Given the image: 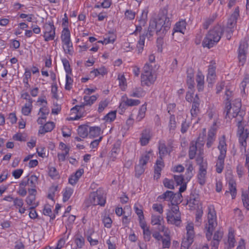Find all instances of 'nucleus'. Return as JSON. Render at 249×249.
Here are the masks:
<instances>
[{
	"label": "nucleus",
	"instance_id": "f257e3e1",
	"mask_svg": "<svg viewBox=\"0 0 249 249\" xmlns=\"http://www.w3.org/2000/svg\"><path fill=\"white\" fill-rule=\"evenodd\" d=\"M241 100L239 99H235L233 101L232 106L230 102H226L224 111V113H226L225 118H230V114L231 110H232V117L236 118V121L237 122V124L242 123L243 117L245 115V112L244 110L241 109Z\"/></svg>",
	"mask_w": 249,
	"mask_h": 249
},
{
	"label": "nucleus",
	"instance_id": "f03ea898",
	"mask_svg": "<svg viewBox=\"0 0 249 249\" xmlns=\"http://www.w3.org/2000/svg\"><path fill=\"white\" fill-rule=\"evenodd\" d=\"M224 31L223 28L219 25L214 26L206 35L202 42V46L208 48L213 47L219 41Z\"/></svg>",
	"mask_w": 249,
	"mask_h": 249
},
{
	"label": "nucleus",
	"instance_id": "7ed1b4c3",
	"mask_svg": "<svg viewBox=\"0 0 249 249\" xmlns=\"http://www.w3.org/2000/svg\"><path fill=\"white\" fill-rule=\"evenodd\" d=\"M208 224H206V236L208 240L211 239L213 231L217 226L216 213L213 206L208 208Z\"/></svg>",
	"mask_w": 249,
	"mask_h": 249
},
{
	"label": "nucleus",
	"instance_id": "20e7f679",
	"mask_svg": "<svg viewBox=\"0 0 249 249\" xmlns=\"http://www.w3.org/2000/svg\"><path fill=\"white\" fill-rule=\"evenodd\" d=\"M106 203V198L104 194L100 190L91 193L89 196V198L85 201V203L87 207L90 205L94 206L100 205L104 206Z\"/></svg>",
	"mask_w": 249,
	"mask_h": 249
},
{
	"label": "nucleus",
	"instance_id": "39448f33",
	"mask_svg": "<svg viewBox=\"0 0 249 249\" xmlns=\"http://www.w3.org/2000/svg\"><path fill=\"white\" fill-rule=\"evenodd\" d=\"M196 160L199 166L197 175L198 182L201 185H203L206 182L208 164L207 161L204 160L203 157L200 155L197 157Z\"/></svg>",
	"mask_w": 249,
	"mask_h": 249
},
{
	"label": "nucleus",
	"instance_id": "423d86ee",
	"mask_svg": "<svg viewBox=\"0 0 249 249\" xmlns=\"http://www.w3.org/2000/svg\"><path fill=\"white\" fill-rule=\"evenodd\" d=\"M186 236L182 241L181 249H188L193 242L195 235L193 223H188L186 227Z\"/></svg>",
	"mask_w": 249,
	"mask_h": 249
},
{
	"label": "nucleus",
	"instance_id": "0eeeda50",
	"mask_svg": "<svg viewBox=\"0 0 249 249\" xmlns=\"http://www.w3.org/2000/svg\"><path fill=\"white\" fill-rule=\"evenodd\" d=\"M167 12V10L164 9L163 11V15L159 18V21H162L160 22V24L162 23V21H163L164 23L161 26L160 28L156 31V34L157 35H160V33L161 32L162 33V35H164L166 32L170 28L171 22L170 18L167 17L166 15Z\"/></svg>",
	"mask_w": 249,
	"mask_h": 249
},
{
	"label": "nucleus",
	"instance_id": "6e6552de",
	"mask_svg": "<svg viewBox=\"0 0 249 249\" xmlns=\"http://www.w3.org/2000/svg\"><path fill=\"white\" fill-rule=\"evenodd\" d=\"M237 135L239 137V142L240 145L245 148L247 146V139L249 137V131L245 129L242 123L237 124Z\"/></svg>",
	"mask_w": 249,
	"mask_h": 249
},
{
	"label": "nucleus",
	"instance_id": "1a4fd4ad",
	"mask_svg": "<svg viewBox=\"0 0 249 249\" xmlns=\"http://www.w3.org/2000/svg\"><path fill=\"white\" fill-rule=\"evenodd\" d=\"M204 136V135L203 134V136L201 138L200 136L198 138V139L197 141L196 142V143L192 144L190 146L189 148V157L190 159H193L196 155V151L197 149V145H201L202 146H203L204 143L203 142V137Z\"/></svg>",
	"mask_w": 249,
	"mask_h": 249
},
{
	"label": "nucleus",
	"instance_id": "9d476101",
	"mask_svg": "<svg viewBox=\"0 0 249 249\" xmlns=\"http://www.w3.org/2000/svg\"><path fill=\"white\" fill-rule=\"evenodd\" d=\"M214 125H215V123L213 124V126L211 127L208 131L206 143V146L208 148H210L215 140L216 129L215 128Z\"/></svg>",
	"mask_w": 249,
	"mask_h": 249
},
{
	"label": "nucleus",
	"instance_id": "9b49d317",
	"mask_svg": "<svg viewBox=\"0 0 249 249\" xmlns=\"http://www.w3.org/2000/svg\"><path fill=\"white\" fill-rule=\"evenodd\" d=\"M239 16V7H237L235 9L234 12L231 14L230 18H229L226 28L233 29L234 26L236 24V20Z\"/></svg>",
	"mask_w": 249,
	"mask_h": 249
},
{
	"label": "nucleus",
	"instance_id": "f8f14e48",
	"mask_svg": "<svg viewBox=\"0 0 249 249\" xmlns=\"http://www.w3.org/2000/svg\"><path fill=\"white\" fill-rule=\"evenodd\" d=\"M167 220L168 223L174 224L177 226H179L181 223L180 215H175L173 213L169 211L167 213Z\"/></svg>",
	"mask_w": 249,
	"mask_h": 249
},
{
	"label": "nucleus",
	"instance_id": "ddd939ff",
	"mask_svg": "<svg viewBox=\"0 0 249 249\" xmlns=\"http://www.w3.org/2000/svg\"><path fill=\"white\" fill-rule=\"evenodd\" d=\"M200 101L198 95L196 94L193 98L192 108L191 109V113L193 117H196L199 113Z\"/></svg>",
	"mask_w": 249,
	"mask_h": 249
},
{
	"label": "nucleus",
	"instance_id": "4468645a",
	"mask_svg": "<svg viewBox=\"0 0 249 249\" xmlns=\"http://www.w3.org/2000/svg\"><path fill=\"white\" fill-rule=\"evenodd\" d=\"M156 78L153 76L152 73L150 74H142L141 83L142 86H150L153 84Z\"/></svg>",
	"mask_w": 249,
	"mask_h": 249
},
{
	"label": "nucleus",
	"instance_id": "2eb2a0df",
	"mask_svg": "<svg viewBox=\"0 0 249 249\" xmlns=\"http://www.w3.org/2000/svg\"><path fill=\"white\" fill-rule=\"evenodd\" d=\"M223 235V232L220 230L217 231L215 232L213 237V240L211 242V249H218L219 241L221 240Z\"/></svg>",
	"mask_w": 249,
	"mask_h": 249
},
{
	"label": "nucleus",
	"instance_id": "dca6fc26",
	"mask_svg": "<svg viewBox=\"0 0 249 249\" xmlns=\"http://www.w3.org/2000/svg\"><path fill=\"white\" fill-rule=\"evenodd\" d=\"M218 149L220 151L218 157H226L227 153V144L225 135H223L219 140Z\"/></svg>",
	"mask_w": 249,
	"mask_h": 249
},
{
	"label": "nucleus",
	"instance_id": "f3484780",
	"mask_svg": "<svg viewBox=\"0 0 249 249\" xmlns=\"http://www.w3.org/2000/svg\"><path fill=\"white\" fill-rule=\"evenodd\" d=\"M151 131L149 129H145L143 130L141 134L140 138V142L142 145L145 146L147 145L151 139Z\"/></svg>",
	"mask_w": 249,
	"mask_h": 249
},
{
	"label": "nucleus",
	"instance_id": "a211bd4d",
	"mask_svg": "<svg viewBox=\"0 0 249 249\" xmlns=\"http://www.w3.org/2000/svg\"><path fill=\"white\" fill-rule=\"evenodd\" d=\"M216 67L213 65L209 66L207 80L209 83H212L215 79L216 75L215 73Z\"/></svg>",
	"mask_w": 249,
	"mask_h": 249
},
{
	"label": "nucleus",
	"instance_id": "6ab92c4d",
	"mask_svg": "<svg viewBox=\"0 0 249 249\" xmlns=\"http://www.w3.org/2000/svg\"><path fill=\"white\" fill-rule=\"evenodd\" d=\"M199 201V196L198 194L194 192L191 193L189 199L187 200V204L190 207H194V206L198 205Z\"/></svg>",
	"mask_w": 249,
	"mask_h": 249
},
{
	"label": "nucleus",
	"instance_id": "aec40b11",
	"mask_svg": "<svg viewBox=\"0 0 249 249\" xmlns=\"http://www.w3.org/2000/svg\"><path fill=\"white\" fill-rule=\"evenodd\" d=\"M196 82L197 83V88L198 91L203 90L204 85V76L202 73L199 71L196 76Z\"/></svg>",
	"mask_w": 249,
	"mask_h": 249
},
{
	"label": "nucleus",
	"instance_id": "412c9836",
	"mask_svg": "<svg viewBox=\"0 0 249 249\" xmlns=\"http://www.w3.org/2000/svg\"><path fill=\"white\" fill-rule=\"evenodd\" d=\"M236 243L233 232L232 231H230L228 233V238L227 242H225V249H231L234 247V244Z\"/></svg>",
	"mask_w": 249,
	"mask_h": 249
},
{
	"label": "nucleus",
	"instance_id": "4be33fe9",
	"mask_svg": "<svg viewBox=\"0 0 249 249\" xmlns=\"http://www.w3.org/2000/svg\"><path fill=\"white\" fill-rule=\"evenodd\" d=\"M152 33L153 32H150L148 31L145 35H142L140 36V39L137 45L138 53H141L143 51V47L144 45V40L145 36H147L148 35H149V36L150 37L153 36Z\"/></svg>",
	"mask_w": 249,
	"mask_h": 249
},
{
	"label": "nucleus",
	"instance_id": "5701e85b",
	"mask_svg": "<svg viewBox=\"0 0 249 249\" xmlns=\"http://www.w3.org/2000/svg\"><path fill=\"white\" fill-rule=\"evenodd\" d=\"M61 40L64 45H70L71 41L70 39V32L68 28H64L62 32Z\"/></svg>",
	"mask_w": 249,
	"mask_h": 249
},
{
	"label": "nucleus",
	"instance_id": "b1692460",
	"mask_svg": "<svg viewBox=\"0 0 249 249\" xmlns=\"http://www.w3.org/2000/svg\"><path fill=\"white\" fill-rule=\"evenodd\" d=\"M145 95V91L141 87H136L130 91L129 96L133 97L141 98Z\"/></svg>",
	"mask_w": 249,
	"mask_h": 249
},
{
	"label": "nucleus",
	"instance_id": "393cba45",
	"mask_svg": "<svg viewBox=\"0 0 249 249\" xmlns=\"http://www.w3.org/2000/svg\"><path fill=\"white\" fill-rule=\"evenodd\" d=\"M54 124L53 122H47L43 126L40 127L39 133L44 134L46 132H50L54 128Z\"/></svg>",
	"mask_w": 249,
	"mask_h": 249
},
{
	"label": "nucleus",
	"instance_id": "a878e982",
	"mask_svg": "<svg viewBox=\"0 0 249 249\" xmlns=\"http://www.w3.org/2000/svg\"><path fill=\"white\" fill-rule=\"evenodd\" d=\"M186 22L185 21L182 20L178 22L173 29L172 35L174 36L175 33L179 32L183 33V31L185 29Z\"/></svg>",
	"mask_w": 249,
	"mask_h": 249
},
{
	"label": "nucleus",
	"instance_id": "bb28decb",
	"mask_svg": "<svg viewBox=\"0 0 249 249\" xmlns=\"http://www.w3.org/2000/svg\"><path fill=\"white\" fill-rule=\"evenodd\" d=\"M229 191H226L225 194L228 195L231 193L232 198L234 199L236 195V183L233 180H230L229 182Z\"/></svg>",
	"mask_w": 249,
	"mask_h": 249
},
{
	"label": "nucleus",
	"instance_id": "cd10ccee",
	"mask_svg": "<svg viewBox=\"0 0 249 249\" xmlns=\"http://www.w3.org/2000/svg\"><path fill=\"white\" fill-rule=\"evenodd\" d=\"M217 17V14L216 13H214L211 15L209 17L206 18L203 24V28L205 29H207L209 26L213 22Z\"/></svg>",
	"mask_w": 249,
	"mask_h": 249
},
{
	"label": "nucleus",
	"instance_id": "c85d7f7f",
	"mask_svg": "<svg viewBox=\"0 0 249 249\" xmlns=\"http://www.w3.org/2000/svg\"><path fill=\"white\" fill-rule=\"evenodd\" d=\"M159 155L160 157H163L167 154H169L171 152V150H168L166 147L165 143L161 142H159Z\"/></svg>",
	"mask_w": 249,
	"mask_h": 249
},
{
	"label": "nucleus",
	"instance_id": "c756f323",
	"mask_svg": "<svg viewBox=\"0 0 249 249\" xmlns=\"http://www.w3.org/2000/svg\"><path fill=\"white\" fill-rule=\"evenodd\" d=\"M239 63L241 65H243L246 60V53L244 47L242 48L241 45L239 47V52L238 55Z\"/></svg>",
	"mask_w": 249,
	"mask_h": 249
},
{
	"label": "nucleus",
	"instance_id": "7c9ffc66",
	"mask_svg": "<svg viewBox=\"0 0 249 249\" xmlns=\"http://www.w3.org/2000/svg\"><path fill=\"white\" fill-rule=\"evenodd\" d=\"M77 131L79 136L82 138H86L89 135L88 127L86 126H79Z\"/></svg>",
	"mask_w": 249,
	"mask_h": 249
},
{
	"label": "nucleus",
	"instance_id": "2f4dec72",
	"mask_svg": "<svg viewBox=\"0 0 249 249\" xmlns=\"http://www.w3.org/2000/svg\"><path fill=\"white\" fill-rule=\"evenodd\" d=\"M75 243L78 248H82L85 245V239L80 233H77L75 237Z\"/></svg>",
	"mask_w": 249,
	"mask_h": 249
},
{
	"label": "nucleus",
	"instance_id": "473e14b6",
	"mask_svg": "<svg viewBox=\"0 0 249 249\" xmlns=\"http://www.w3.org/2000/svg\"><path fill=\"white\" fill-rule=\"evenodd\" d=\"M225 158V157H218L216 165V171L218 173H221L224 168Z\"/></svg>",
	"mask_w": 249,
	"mask_h": 249
},
{
	"label": "nucleus",
	"instance_id": "72a5a7b5",
	"mask_svg": "<svg viewBox=\"0 0 249 249\" xmlns=\"http://www.w3.org/2000/svg\"><path fill=\"white\" fill-rule=\"evenodd\" d=\"M173 195V192L171 191H166L162 195L159 196L158 197V200L163 199L165 201H169L171 202L172 196Z\"/></svg>",
	"mask_w": 249,
	"mask_h": 249
},
{
	"label": "nucleus",
	"instance_id": "f704fd0d",
	"mask_svg": "<svg viewBox=\"0 0 249 249\" xmlns=\"http://www.w3.org/2000/svg\"><path fill=\"white\" fill-rule=\"evenodd\" d=\"M73 192V190L72 189L69 187L66 188L63 194V202H65L67 201L71 196Z\"/></svg>",
	"mask_w": 249,
	"mask_h": 249
},
{
	"label": "nucleus",
	"instance_id": "c9c22d12",
	"mask_svg": "<svg viewBox=\"0 0 249 249\" xmlns=\"http://www.w3.org/2000/svg\"><path fill=\"white\" fill-rule=\"evenodd\" d=\"M43 28L45 30L44 33H55V28L53 25V22H50L49 23H46Z\"/></svg>",
	"mask_w": 249,
	"mask_h": 249
},
{
	"label": "nucleus",
	"instance_id": "e433bc0d",
	"mask_svg": "<svg viewBox=\"0 0 249 249\" xmlns=\"http://www.w3.org/2000/svg\"><path fill=\"white\" fill-rule=\"evenodd\" d=\"M89 136L90 137L98 136L101 132V128L98 126L90 127L89 129Z\"/></svg>",
	"mask_w": 249,
	"mask_h": 249
},
{
	"label": "nucleus",
	"instance_id": "4c0bfd02",
	"mask_svg": "<svg viewBox=\"0 0 249 249\" xmlns=\"http://www.w3.org/2000/svg\"><path fill=\"white\" fill-rule=\"evenodd\" d=\"M27 179L28 185L30 186L31 188H35L37 183L38 178L35 175H31L30 177L27 176Z\"/></svg>",
	"mask_w": 249,
	"mask_h": 249
},
{
	"label": "nucleus",
	"instance_id": "58836bf2",
	"mask_svg": "<svg viewBox=\"0 0 249 249\" xmlns=\"http://www.w3.org/2000/svg\"><path fill=\"white\" fill-rule=\"evenodd\" d=\"M33 107L32 103L31 102L26 103L22 108V113L24 115H28L31 112Z\"/></svg>",
	"mask_w": 249,
	"mask_h": 249
},
{
	"label": "nucleus",
	"instance_id": "ea45409f",
	"mask_svg": "<svg viewBox=\"0 0 249 249\" xmlns=\"http://www.w3.org/2000/svg\"><path fill=\"white\" fill-rule=\"evenodd\" d=\"M182 197V195L180 193H178L176 194H174L173 193V195L172 196V198L171 200V203L172 205L175 204H178L180 202H181V198Z\"/></svg>",
	"mask_w": 249,
	"mask_h": 249
},
{
	"label": "nucleus",
	"instance_id": "a19ab883",
	"mask_svg": "<svg viewBox=\"0 0 249 249\" xmlns=\"http://www.w3.org/2000/svg\"><path fill=\"white\" fill-rule=\"evenodd\" d=\"M31 77V71L29 69H26L25 73L24 74V78L23 80V82L25 84V87H26V88H29L30 86L28 82V79H30Z\"/></svg>",
	"mask_w": 249,
	"mask_h": 249
},
{
	"label": "nucleus",
	"instance_id": "79ce46f5",
	"mask_svg": "<svg viewBox=\"0 0 249 249\" xmlns=\"http://www.w3.org/2000/svg\"><path fill=\"white\" fill-rule=\"evenodd\" d=\"M169 129L171 132L175 130L177 127V122L174 115H171L169 119Z\"/></svg>",
	"mask_w": 249,
	"mask_h": 249
},
{
	"label": "nucleus",
	"instance_id": "37998d69",
	"mask_svg": "<svg viewBox=\"0 0 249 249\" xmlns=\"http://www.w3.org/2000/svg\"><path fill=\"white\" fill-rule=\"evenodd\" d=\"M146 111V106L145 105H142L139 111V113L136 118L138 121H141L145 116V112Z\"/></svg>",
	"mask_w": 249,
	"mask_h": 249
},
{
	"label": "nucleus",
	"instance_id": "c03bdc74",
	"mask_svg": "<svg viewBox=\"0 0 249 249\" xmlns=\"http://www.w3.org/2000/svg\"><path fill=\"white\" fill-rule=\"evenodd\" d=\"M140 103L141 102L139 100L126 98V100L124 101V104L123 105H125L128 107H132L138 106Z\"/></svg>",
	"mask_w": 249,
	"mask_h": 249
},
{
	"label": "nucleus",
	"instance_id": "a18cd8bd",
	"mask_svg": "<svg viewBox=\"0 0 249 249\" xmlns=\"http://www.w3.org/2000/svg\"><path fill=\"white\" fill-rule=\"evenodd\" d=\"M194 170V168L193 165L192 164H189L188 168L186 169V171L185 173V178L187 181H189L192 177L193 176V171Z\"/></svg>",
	"mask_w": 249,
	"mask_h": 249
},
{
	"label": "nucleus",
	"instance_id": "49530a36",
	"mask_svg": "<svg viewBox=\"0 0 249 249\" xmlns=\"http://www.w3.org/2000/svg\"><path fill=\"white\" fill-rule=\"evenodd\" d=\"M116 116V111H112L108 113L106 116H104V120L106 122H112L115 118Z\"/></svg>",
	"mask_w": 249,
	"mask_h": 249
},
{
	"label": "nucleus",
	"instance_id": "de8ad7c7",
	"mask_svg": "<svg viewBox=\"0 0 249 249\" xmlns=\"http://www.w3.org/2000/svg\"><path fill=\"white\" fill-rule=\"evenodd\" d=\"M98 96L92 95L91 96H85L84 100L86 104L88 105H92L97 99Z\"/></svg>",
	"mask_w": 249,
	"mask_h": 249
},
{
	"label": "nucleus",
	"instance_id": "09e8293b",
	"mask_svg": "<svg viewBox=\"0 0 249 249\" xmlns=\"http://www.w3.org/2000/svg\"><path fill=\"white\" fill-rule=\"evenodd\" d=\"M242 199L244 207L249 210V195L247 192L243 193L242 195Z\"/></svg>",
	"mask_w": 249,
	"mask_h": 249
},
{
	"label": "nucleus",
	"instance_id": "8fccbe9b",
	"mask_svg": "<svg viewBox=\"0 0 249 249\" xmlns=\"http://www.w3.org/2000/svg\"><path fill=\"white\" fill-rule=\"evenodd\" d=\"M120 150L119 145L114 144L110 152V157L113 160L116 159L117 155L120 152Z\"/></svg>",
	"mask_w": 249,
	"mask_h": 249
},
{
	"label": "nucleus",
	"instance_id": "3c124183",
	"mask_svg": "<svg viewBox=\"0 0 249 249\" xmlns=\"http://www.w3.org/2000/svg\"><path fill=\"white\" fill-rule=\"evenodd\" d=\"M36 200V196H28L26 199V202L29 205H32L30 209L35 208L37 206V204L35 203Z\"/></svg>",
	"mask_w": 249,
	"mask_h": 249
},
{
	"label": "nucleus",
	"instance_id": "603ef678",
	"mask_svg": "<svg viewBox=\"0 0 249 249\" xmlns=\"http://www.w3.org/2000/svg\"><path fill=\"white\" fill-rule=\"evenodd\" d=\"M57 188L58 187L57 186H52L51 187H50L49 190V193L47 196V197L49 199L53 200V198L55 196V193L57 190Z\"/></svg>",
	"mask_w": 249,
	"mask_h": 249
},
{
	"label": "nucleus",
	"instance_id": "864d4df0",
	"mask_svg": "<svg viewBox=\"0 0 249 249\" xmlns=\"http://www.w3.org/2000/svg\"><path fill=\"white\" fill-rule=\"evenodd\" d=\"M66 81L65 89L67 90H70L72 88L71 86L73 83V79L69 76V74H67Z\"/></svg>",
	"mask_w": 249,
	"mask_h": 249
},
{
	"label": "nucleus",
	"instance_id": "5fc2aeb1",
	"mask_svg": "<svg viewBox=\"0 0 249 249\" xmlns=\"http://www.w3.org/2000/svg\"><path fill=\"white\" fill-rule=\"evenodd\" d=\"M62 61L67 74H71L72 71L69 61L65 58L63 59Z\"/></svg>",
	"mask_w": 249,
	"mask_h": 249
},
{
	"label": "nucleus",
	"instance_id": "6e6d98bb",
	"mask_svg": "<svg viewBox=\"0 0 249 249\" xmlns=\"http://www.w3.org/2000/svg\"><path fill=\"white\" fill-rule=\"evenodd\" d=\"M158 36H159V37L157 38V46L158 47V51L161 52L162 51V46L163 43L162 37L164 36V35H162V33L161 32L160 33V35Z\"/></svg>",
	"mask_w": 249,
	"mask_h": 249
},
{
	"label": "nucleus",
	"instance_id": "4d7b16f0",
	"mask_svg": "<svg viewBox=\"0 0 249 249\" xmlns=\"http://www.w3.org/2000/svg\"><path fill=\"white\" fill-rule=\"evenodd\" d=\"M145 169L143 166L138 164L135 166V176L139 178L144 172Z\"/></svg>",
	"mask_w": 249,
	"mask_h": 249
},
{
	"label": "nucleus",
	"instance_id": "13d9d810",
	"mask_svg": "<svg viewBox=\"0 0 249 249\" xmlns=\"http://www.w3.org/2000/svg\"><path fill=\"white\" fill-rule=\"evenodd\" d=\"M163 183L166 188L170 189H173L174 188V182L173 180H170L165 178L163 180Z\"/></svg>",
	"mask_w": 249,
	"mask_h": 249
},
{
	"label": "nucleus",
	"instance_id": "bf43d9fd",
	"mask_svg": "<svg viewBox=\"0 0 249 249\" xmlns=\"http://www.w3.org/2000/svg\"><path fill=\"white\" fill-rule=\"evenodd\" d=\"M157 26L158 24L156 19H151L149 21V25L148 29V31L150 32H153L155 29H156L157 28Z\"/></svg>",
	"mask_w": 249,
	"mask_h": 249
},
{
	"label": "nucleus",
	"instance_id": "052dcab7",
	"mask_svg": "<svg viewBox=\"0 0 249 249\" xmlns=\"http://www.w3.org/2000/svg\"><path fill=\"white\" fill-rule=\"evenodd\" d=\"M14 206L17 208H21L24 204L23 200L18 197L14 198L13 199Z\"/></svg>",
	"mask_w": 249,
	"mask_h": 249
},
{
	"label": "nucleus",
	"instance_id": "680f3d73",
	"mask_svg": "<svg viewBox=\"0 0 249 249\" xmlns=\"http://www.w3.org/2000/svg\"><path fill=\"white\" fill-rule=\"evenodd\" d=\"M161 241L163 249H169L170 248L171 245V237L167 236V238H163Z\"/></svg>",
	"mask_w": 249,
	"mask_h": 249
},
{
	"label": "nucleus",
	"instance_id": "e2e57ef3",
	"mask_svg": "<svg viewBox=\"0 0 249 249\" xmlns=\"http://www.w3.org/2000/svg\"><path fill=\"white\" fill-rule=\"evenodd\" d=\"M102 221L105 227L107 228H111L112 223L111 218L109 216H105Z\"/></svg>",
	"mask_w": 249,
	"mask_h": 249
},
{
	"label": "nucleus",
	"instance_id": "0e129e2a",
	"mask_svg": "<svg viewBox=\"0 0 249 249\" xmlns=\"http://www.w3.org/2000/svg\"><path fill=\"white\" fill-rule=\"evenodd\" d=\"M108 102L107 100L101 101L99 104L98 111L99 113L102 112L105 109V108L108 106Z\"/></svg>",
	"mask_w": 249,
	"mask_h": 249
},
{
	"label": "nucleus",
	"instance_id": "69168bd1",
	"mask_svg": "<svg viewBox=\"0 0 249 249\" xmlns=\"http://www.w3.org/2000/svg\"><path fill=\"white\" fill-rule=\"evenodd\" d=\"M152 66L149 64L146 63L143 68V73L142 74L152 73Z\"/></svg>",
	"mask_w": 249,
	"mask_h": 249
},
{
	"label": "nucleus",
	"instance_id": "338daca9",
	"mask_svg": "<svg viewBox=\"0 0 249 249\" xmlns=\"http://www.w3.org/2000/svg\"><path fill=\"white\" fill-rule=\"evenodd\" d=\"M150 159V156L148 154H146L141 158L140 159V164L141 165L144 166L146 164Z\"/></svg>",
	"mask_w": 249,
	"mask_h": 249
},
{
	"label": "nucleus",
	"instance_id": "774afa93",
	"mask_svg": "<svg viewBox=\"0 0 249 249\" xmlns=\"http://www.w3.org/2000/svg\"><path fill=\"white\" fill-rule=\"evenodd\" d=\"M49 175L52 178H56L58 176V172L55 168L51 167L49 168Z\"/></svg>",
	"mask_w": 249,
	"mask_h": 249
}]
</instances>
